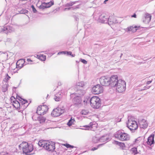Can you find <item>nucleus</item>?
<instances>
[{
  "label": "nucleus",
  "mask_w": 155,
  "mask_h": 155,
  "mask_svg": "<svg viewBox=\"0 0 155 155\" xmlns=\"http://www.w3.org/2000/svg\"><path fill=\"white\" fill-rule=\"evenodd\" d=\"M113 80L112 81L113 83L112 87H115L116 91L119 93H122L125 91L126 83L124 81L121 79H118L117 75Z\"/></svg>",
  "instance_id": "nucleus-1"
},
{
  "label": "nucleus",
  "mask_w": 155,
  "mask_h": 155,
  "mask_svg": "<svg viewBox=\"0 0 155 155\" xmlns=\"http://www.w3.org/2000/svg\"><path fill=\"white\" fill-rule=\"evenodd\" d=\"M38 144L39 146L44 148L48 151H53L55 148V143L52 141L40 140Z\"/></svg>",
  "instance_id": "nucleus-2"
},
{
  "label": "nucleus",
  "mask_w": 155,
  "mask_h": 155,
  "mask_svg": "<svg viewBox=\"0 0 155 155\" xmlns=\"http://www.w3.org/2000/svg\"><path fill=\"white\" fill-rule=\"evenodd\" d=\"M116 76V75H113L110 78L106 76H102L100 79L101 84L105 86L110 85L112 87L113 83L112 81L114 80V78H115Z\"/></svg>",
  "instance_id": "nucleus-3"
},
{
  "label": "nucleus",
  "mask_w": 155,
  "mask_h": 155,
  "mask_svg": "<svg viewBox=\"0 0 155 155\" xmlns=\"http://www.w3.org/2000/svg\"><path fill=\"white\" fill-rule=\"evenodd\" d=\"M19 147L20 149H22L23 153L26 155L28 154V153L33 150L32 145L25 142H22L19 145Z\"/></svg>",
  "instance_id": "nucleus-4"
},
{
  "label": "nucleus",
  "mask_w": 155,
  "mask_h": 155,
  "mask_svg": "<svg viewBox=\"0 0 155 155\" xmlns=\"http://www.w3.org/2000/svg\"><path fill=\"white\" fill-rule=\"evenodd\" d=\"M127 124L128 127L132 132H134L135 130L137 129L138 125L137 123L132 117H128V121Z\"/></svg>",
  "instance_id": "nucleus-5"
},
{
  "label": "nucleus",
  "mask_w": 155,
  "mask_h": 155,
  "mask_svg": "<svg viewBox=\"0 0 155 155\" xmlns=\"http://www.w3.org/2000/svg\"><path fill=\"white\" fill-rule=\"evenodd\" d=\"M115 137L121 141H128L130 139L129 134L121 130H118L114 134Z\"/></svg>",
  "instance_id": "nucleus-6"
},
{
  "label": "nucleus",
  "mask_w": 155,
  "mask_h": 155,
  "mask_svg": "<svg viewBox=\"0 0 155 155\" xmlns=\"http://www.w3.org/2000/svg\"><path fill=\"white\" fill-rule=\"evenodd\" d=\"M90 104L91 107L94 108H98L101 106L100 99L97 96H93L90 99Z\"/></svg>",
  "instance_id": "nucleus-7"
},
{
  "label": "nucleus",
  "mask_w": 155,
  "mask_h": 155,
  "mask_svg": "<svg viewBox=\"0 0 155 155\" xmlns=\"http://www.w3.org/2000/svg\"><path fill=\"white\" fill-rule=\"evenodd\" d=\"M103 91V87L100 84H97L92 88V92L94 94H101Z\"/></svg>",
  "instance_id": "nucleus-8"
},
{
  "label": "nucleus",
  "mask_w": 155,
  "mask_h": 155,
  "mask_svg": "<svg viewBox=\"0 0 155 155\" xmlns=\"http://www.w3.org/2000/svg\"><path fill=\"white\" fill-rule=\"evenodd\" d=\"M64 112V110L60 108L54 109L51 115L54 117H57L61 115Z\"/></svg>",
  "instance_id": "nucleus-9"
},
{
  "label": "nucleus",
  "mask_w": 155,
  "mask_h": 155,
  "mask_svg": "<svg viewBox=\"0 0 155 155\" xmlns=\"http://www.w3.org/2000/svg\"><path fill=\"white\" fill-rule=\"evenodd\" d=\"M14 31V28L11 26H6L2 28L0 30V32L8 34L9 33H11Z\"/></svg>",
  "instance_id": "nucleus-10"
},
{
  "label": "nucleus",
  "mask_w": 155,
  "mask_h": 155,
  "mask_svg": "<svg viewBox=\"0 0 155 155\" xmlns=\"http://www.w3.org/2000/svg\"><path fill=\"white\" fill-rule=\"evenodd\" d=\"M109 17L106 14H103L99 17L98 21L99 22L104 23H108Z\"/></svg>",
  "instance_id": "nucleus-11"
},
{
  "label": "nucleus",
  "mask_w": 155,
  "mask_h": 155,
  "mask_svg": "<svg viewBox=\"0 0 155 155\" xmlns=\"http://www.w3.org/2000/svg\"><path fill=\"white\" fill-rule=\"evenodd\" d=\"M151 15L149 14H145L143 16L142 20L143 22L145 24L148 23L151 20Z\"/></svg>",
  "instance_id": "nucleus-12"
},
{
  "label": "nucleus",
  "mask_w": 155,
  "mask_h": 155,
  "mask_svg": "<svg viewBox=\"0 0 155 155\" xmlns=\"http://www.w3.org/2000/svg\"><path fill=\"white\" fill-rule=\"evenodd\" d=\"M44 108H47V107L46 106L43 105L41 106H39L37 108V111L36 113L38 115H41L42 114H44L45 113V111H44V110L42 109Z\"/></svg>",
  "instance_id": "nucleus-13"
},
{
  "label": "nucleus",
  "mask_w": 155,
  "mask_h": 155,
  "mask_svg": "<svg viewBox=\"0 0 155 155\" xmlns=\"http://www.w3.org/2000/svg\"><path fill=\"white\" fill-rule=\"evenodd\" d=\"M54 4L53 2L51 1L49 2L42 3L40 6V8L44 9L50 7L51 6Z\"/></svg>",
  "instance_id": "nucleus-14"
},
{
  "label": "nucleus",
  "mask_w": 155,
  "mask_h": 155,
  "mask_svg": "<svg viewBox=\"0 0 155 155\" xmlns=\"http://www.w3.org/2000/svg\"><path fill=\"white\" fill-rule=\"evenodd\" d=\"M118 22L116 18L114 16H110L109 17L108 24L109 25H111L114 23H116Z\"/></svg>",
  "instance_id": "nucleus-15"
},
{
  "label": "nucleus",
  "mask_w": 155,
  "mask_h": 155,
  "mask_svg": "<svg viewBox=\"0 0 155 155\" xmlns=\"http://www.w3.org/2000/svg\"><path fill=\"white\" fill-rule=\"evenodd\" d=\"M154 134H151L148 138L147 141L146 142L147 144L150 146L154 143Z\"/></svg>",
  "instance_id": "nucleus-16"
},
{
  "label": "nucleus",
  "mask_w": 155,
  "mask_h": 155,
  "mask_svg": "<svg viewBox=\"0 0 155 155\" xmlns=\"http://www.w3.org/2000/svg\"><path fill=\"white\" fill-rule=\"evenodd\" d=\"M73 102L75 104H81L82 102L81 97L78 95L74 97L73 100Z\"/></svg>",
  "instance_id": "nucleus-17"
},
{
  "label": "nucleus",
  "mask_w": 155,
  "mask_h": 155,
  "mask_svg": "<svg viewBox=\"0 0 155 155\" xmlns=\"http://www.w3.org/2000/svg\"><path fill=\"white\" fill-rule=\"evenodd\" d=\"M139 123L140 127L141 128L145 129L148 126V124L146 120L144 119H143L139 121Z\"/></svg>",
  "instance_id": "nucleus-18"
},
{
  "label": "nucleus",
  "mask_w": 155,
  "mask_h": 155,
  "mask_svg": "<svg viewBox=\"0 0 155 155\" xmlns=\"http://www.w3.org/2000/svg\"><path fill=\"white\" fill-rule=\"evenodd\" d=\"M96 123L95 122H91L88 125H85L83 126L84 127L83 129L85 130H90L94 127V125H96Z\"/></svg>",
  "instance_id": "nucleus-19"
},
{
  "label": "nucleus",
  "mask_w": 155,
  "mask_h": 155,
  "mask_svg": "<svg viewBox=\"0 0 155 155\" xmlns=\"http://www.w3.org/2000/svg\"><path fill=\"white\" fill-rule=\"evenodd\" d=\"M25 62L24 60L23 59L20 60L16 62V68L21 69L24 66V64Z\"/></svg>",
  "instance_id": "nucleus-20"
},
{
  "label": "nucleus",
  "mask_w": 155,
  "mask_h": 155,
  "mask_svg": "<svg viewBox=\"0 0 155 155\" xmlns=\"http://www.w3.org/2000/svg\"><path fill=\"white\" fill-rule=\"evenodd\" d=\"M86 91L84 88L83 89H81L80 88H78V90L76 91V94H78L79 96H82L84 95Z\"/></svg>",
  "instance_id": "nucleus-21"
},
{
  "label": "nucleus",
  "mask_w": 155,
  "mask_h": 155,
  "mask_svg": "<svg viewBox=\"0 0 155 155\" xmlns=\"http://www.w3.org/2000/svg\"><path fill=\"white\" fill-rule=\"evenodd\" d=\"M84 86V83L83 81L78 82L76 83V86L78 88H83Z\"/></svg>",
  "instance_id": "nucleus-22"
},
{
  "label": "nucleus",
  "mask_w": 155,
  "mask_h": 155,
  "mask_svg": "<svg viewBox=\"0 0 155 155\" xmlns=\"http://www.w3.org/2000/svg\"><path fill=\"white\" fill-rule=\"evenodd\" d=\"M61 98V96L60 94H56L54 97V100L56 101H60Z\"/></svg>",
  "instance_id": "nucleus-23"
},
{
  "label": "nucleus",
  "mask_w": 155,
  "mask_h": 155,
  "mask_svg": "<svg viewBox=\"0 0 155 155\" xmlns=\"http://www.w3.org/2000/svg\"><path fill=\"white\" fill-rule=\"evenodd\" d=\"M37 119L39 121V122L41 123H43L45 122V118L44 117L42 116H39L37 117Z\"/></svg>",
  "instance_id": "nucleus-24"
},
{
  "label": "nucleus",
  "mask_w": 155,
  "mask_h": 155,
  "mask_svg": "<svg viewBox=\"0 0 155 155\" xmlns=\"http://www.w3.org/2000/svg\"><path fill=\"white\" fill-rule=\"evenodd\" d=\"M108 138L105 136H103L99 138V142H104L108 139Z\"/></svg>",
  "instance_id": "nucleus-25"
},
{
  "label": "nucleus",
  "mask_w": 155,
  "mask_h": 155,
  "mask_svg": "<svg viewBox=\"0 0 155 155\" xmlns=\"http://www.w3.org/2000/svg\"><path fill=\"white\" fill-rule=\"evenodd\" d=\"M72 117L71 119L68 121L67 124L69 126H70L72 124H74V122H75V120L74 118L72 119Z\"/></svg>",
  "instance_id": "nucleus-26"
},
{
  "label": "nucleus",
  "mask_w": 155,
  "mask_h": 155,
  "mask_svg": "<svg viewBox=\"0 0 155 155\" xmlns=\"http://www.w3.org/2000/svg\"><path fill=\"white\" fill-rule=\"evenodd\" d=\"M115 142L117 145H118L120 147L123 149L125 147V146L124 143H123L117 141H115Z\"/></svg>",
  "instance_id": "nucleus-27"
},
{
  "label": "nucleus",
  "mask_w": 155,
  "mask_h": 155,
  "mask_svg": "<svg viewBox=\"0 0 155 155\" xmlns=\"http://www.w3.org/2000/svg\"><path fill=\"white\" fill-rule=\"evenodd\" d=\"M15 100L13 101V102L15 104V105L13 104V106L15 107H18L20 106V104L19 102L16 100L15 99Z\"/></svg>",
  "instance_id": "nucleus-28"
},
{
  "label": "nucleus",
  "mask_w": 155,
  "mask_h": 155,
  "mask_svg": "<svg viewBox=\"0 0 155 155\" xmlns=\"http://www.w3.org/2000/svg\"><path fill=\"white\" fill-rule=\"evenodd\" d=\"M38 58L42 61H45L46 59V56L44 55H41L39 56L37 55Z\"/></svg>",
  "instance_id": "nucleus-29"
},
{
  "label": "nucleus",
  "mask_w": 155,
  "mask_h": 155,
  "mask_svg": "<svg viewBox=\"0 0 155 155\" xmlns=\"http://www.w3.org/2000/svg\"><path fill=\"white\" fill-rule=\"evenodd\" d=\"M93 141L94 143H97L99 142V138L94 137L93 138Z\"/></svg>",
  "instance_id": "nucleus-30"
},
{
  "label": "nucleus",
  "mask_w": 155,
  "mask_h": 155,
  "mask_svg": "<svg viewBox=\"0 0 155 155\" xmlns=\"http://www.w3.org/2000/svg\"><path fill=\"white\" fill-rule=\"evenodd\" d=\"M89 113V111L87 110H83L81 111V114L83 115H87Z\"/></svg>",
  "instance_id": "nucleus-31"
},
{
  "label": "nucleus",
  "mask_w": 155,
  "mask_h": 155,
  "mask_svg": "<svg viewBox=\"0 0 155 155\" xmlns=\"http://www.w3.org/2000/svg\"><path fill=\"white\" fill-rule=\"evenodd\" d=\"M91 98L90 97H86L84 101V102L86 103V104L90 103V99Z\"/></svg>",
  "instance_id": "nucleus-32"
},
{
  "label": "nucleus",
  "mask_w": 155,
  "mask_h": 155,
  "mask_svg": "<svg viewBox=\"0 0 155 155\" xmlns=\"http://www.w3.org/2000/svg\"><path fill=\"white\" fill-rule=\"evenodd\" d=\"M133 29V26H130L128 27L127 28L124 29V30L126 31L127 32H129L130 31H131Z\"/></svg>",
  "instance_id": "nucleus-33"
},
{
  "label": "nucleus",
  "mask_w": 155,
  "mask_h": 155,
  "mask_svg": "<svg viewBox=\"0 0 155 155\" xmlns=\"http://www.w3.org/2000/svg\"><path fill=\"white\" fill-rule=\"evenodd\" d=\"M75 3V2H69V3H67L66 4L65 6H68V7L71 6H72Z\"/></svg>",
  "instance_id": "nucleus-34"
},
{
  "label": "nucleus",
  "mask_w": 155,
  "mask_h": 155,
  "mask_svg": "<svg viewBox=\"0 0 155 155\" xmlns=\"http://www.w3.org/2000/svg\"><path fill=\"white\" fill-rule=\"evenodd\" d=\"M38 115H37V114H36L34 115L32 117V119L33 120H38L37 119V117H38Z\"/></svg>",
  "instance_id": "nucleus-35"
},
{
  "label": "nucleus",
  "mask_w": 155,
  "mask_h": 155,
  "mask_svg": "<svg viewBox=\"0 0 155 155\" xmlns=\"http://www.w3.org/2000/svg\"><path fill=\"white\" fill-rule=\"evenodd\" d=\"M0 155H9V154L6 151H3L0 153Z\"/></svg>",
  "instance_id": "nucleus-36"
},
{
  "label": "nucleus",
  "mask_w": 155,
  "mask_h": 155,
  "mask_svg": "<svg viewBox=\"0 0 155 155\" xmlns=\"http://www.w3.org/2000/svg\"><path fill=\"white\" fill-rule=\"evenodd\" d=\"M64 145L66 147L68 148H73L74 147L73 146L71 145L68 144L66 143L64 144Z\"/></svg>",
  "instance_id": "nucleus-37"
},
{
  "label": "nucleus",
  "mask_w": 155,
  "mask_h": 155,
  "mask_svg": "<svg viewBox=\"0 0 155 155\" xmlns=\"http://www.w3.org/2000/svg\"><path fill=\"white\" fill-rule=\"evenodd\" d=\"M131 150L134 154H137V148L136 147H134L132 148Z\"/></svg>",
  "instance_id": "nucleus-38"
},
{
  "label": "nucleus",
  "mask_w": 155,
  "mask_h": 155,
  "mask_svg": "<svg viewBox=\"0 0 155 155\" xmlns=\"http://www.w3.org/2000/svg\"><path fill=\"white\" fill-rule=\"evenodd\" d=\"M67 52V55H70L72 57H74L75 56L74 54H72V53L71 51H68Z\"/></svg>",
  "instance_id": "nucleus-39"
},
{
  "label": "nucleus",
  "mask_w": 155,
  "mask_h": 155,
  "mask_svg": "<svg viewBox=\"0 0 155 155\" xmlns=\"http://www.w3.org/2000/svg\"><path fill=\"white\" fill-rule=\"evenodd\" d=\"M3 87L5 88H3V91L4 92H5L7 91V90L8 86L7 85H4Z\"/></svg>",
  "instance_id": "nucleus-40"
},
{
  "label": "nucleus",
  "mask_w": 155,
  "mask_h": 155,
  "mask_svg": "<svg viewBox=\"0 0 155 155\" xmlns=\"http://www.w3.org/2000/svg\"><path fill=\"white\" fill-rule=\"evenodd\" d=\"M31 7L32 8V11L34 13H36L37 12V10L35 8L34 6L33 5H32L31 6Z\"/></svg>",
  "instance_id": "nucleus-41"
},
{
  "label": "nucleus",
  "mask_w": 155,
  "mask_h": 155,
  "mask_svg": "<svg viewBox=\"0 0 155 155\" xmlns=\"http://www.w3.org/2000/svg\"><path fill=\"white\" fill-rule=\"evenodd\" d=\"M28 12V11L26 10L23 9L21 11L20 13L21 14H25L27 13Z\"/></svg>",
  "instance_id": "nucleus-42"
},
{
  "label": "nucleus",
  "mask_w": 155,
  "mask_h": 155,
  "mask_svg": "<svg viewBox=\"0 0 155 155\" xmlns=\"http://www.w3.org/2000/svg\"><path fill=\"white\" fill-rule=\"evenodd\" d=\"M137 26H135L134 27H133V29L132 30V32H135L137 30Z\"/></svg>",
  "instance_id": "nucleus-43"
},
{
  "label": "nucleus",
  "mask_w": 155,
  "mask_h": 155,
  "mask_svg": "<svg viewBox=\"0 0 155 155\" xmlns=\"http://www.w3.org/2000/svg\"><path fill=\"white\" fill-rule=\"evenodd\" d=\"M5 76V79L7 81L9 80L10 78V77L8 75V74H6Z\"/></svg>",
  "instance_id": "nucleus-44"
},
{
  "label": "nucleus",
  "mask_w": 155,
  "mask_h": 155,
  "mask_svg": "<svg viewBox=\"0 0 155 155\" xmlns=\"http://www.w3.org/2000/svg\"><path fill=\"white\" fill-rule=\"evenodd\" d=\"M81 61L84 64H87V61H86L85 60L82 59L81 58Z\"/></svg>",
  "instance_id": "nucleus-45"
},
{
  "label": "nucleus",
  "mask_w": 155,
  "mask_h": 155,
  "mask_svg": "<svg viewBox=\"0 0 155 155\" xmlns=\"http://www.w3.org/2000/svg\"><path fill=\"white\" fill-rule=\"evenodd\" d=\"M150 86H148V87H147V86H144L143 87V89H141V91L144 90H146V89H149L150 88Z\"/></svg>",
  "instance_id": "nucleus-46"
},
{
  "label": "nucleus",
  "mask_w": 155,
  "mask_h": 155,
  "mask_svg": "<svg viewBox=\"0 0 155 155\" xmlns=\"http://www.w3.org/2000/svg\"><path fill=\"white\" fill-rule=\"evenodd\" d=\"M66 52L65 51H60L58 53V54L59 55V54H65Z\"/></svg>",
  "instance_id": "nucleus-47"
},
{
  "label": "nucleus",
  "mask_w": 155,
  "mask_h": 155,
  "mask_svg": "<svg viewBox=\"0 0 155 155\" xmlns=\"http://www.w3.org/2000/svg\"><path fill=\"white\" fill-rule=\"evenodd\" d=\"M20 98H21V99L23 100V99H22V98H20ZM23 101H24V103H22V104H25V103H27V102H28L27 101V100H26L23 99Z\"/></svg>",
  "instance_id": "nucleus-48"
},
{
  "label": "nucleus",
  "mask_w": 155,
  "mask_h": 155,
  "mask_svg": "<svg viewBox=\"0 0 155 155\" xmlns=\"http://www.w3.org/2000/svg\"><path fill=\"white\" fill-rule=\"evenodd\" d=\"M98 147H93L91 149V150L94 151L97 150Z\"/></svg>",
  "instance_id": "nucleus-49"
},
{
  "label": "nucleus",
  "mask_w": 155,
  "mask_h": 155,
  "mask_svg": "<svg viewBox=\"0 0 155 155\" xmlns=\"http://www.w3.org/2000/svg\"><path fill=\"white\" fill-rule=\"evenodd\" d=\"M27 61L29 63H31V62H32V61L30 59H27Z\"/></svg>",
  "instance_id": "nucleus-50"
},
{
  "label": "nucleus",
  "mask_w": 155,
  "mask_h": 155,
  "mask_svg": "<svg viewBox=\"0 0 155 155\" xmlns=\"http://www.w3.org/2000/svg\"><path fill=\"white\" fill-rule=\"evenodd\" d=\"M152 82V81H148L147 82V84H150L151 83V82Z\"/></svg>",
  "instance_id": "nucleus-51"
},
{
  "label": "nucleus",
  "mask_w": 155,
  "mask_h": 155,
  "mask_svg": "<svg viewBox=\"0 0 155 155\" xmlns=\"http://www.w3.org/2000/svg\"><path fill=\"white\" fill-rule=\"evenodd\" d=\"M132 17L136 18V15L135 14H134L132 16Z\"/></svg>",
  "instance_id": "nucleus-52"
},
{
  "label": "nucleus",
  "mask_w": 155,
  "mask_h": 155,
  "mask_svg": "<svg viewBox=\"0 0 155 155\" xmlns=\"http://www.w3.org/2000/svg\"><path fill=\"white\" fill-rule=\"evenodd\" d=\"M104 143H102V144H100L98 145L97 147H100L101 146H102L103 145H104Z\"/></svg>",
  "instance_id": "nucleus-53"
},
{
  "label": "nucleus",
  "mask_w": 155,
  "mask_h": 155,
  "mask_svg": "<svg viewBox=\"0 0 155 155\" xmlns=\"http://www.w3.org/2000/svg\"><path fill=\"white\" fill-rule=\"evenodd\" d=\"M71 8L69 7V8H65V10H66V9H68V10H69L70 9H71Z\"/></svg>",
  "instance_id": "nucleus-54"
},
{
  "label": "nucleus",
  "mask_w": 155,
  "mask_h": 155,
  "mask_svg": "<svg viewBox=\"0 0 155 155\" xmlns=\"http://www.w3.org/2000/svg\"><path fill=\"white\" fill-rule=\"evenodd\" d=\"M108 0H105L104 1V3L105 4L106 3V2H107Z\"/></svg>",
  "instance_id": "nucleus-55"
},
{
  "label": "nucleus",
  "mask_w": 155,
  "mask_h": 155,
  "mask_svg": "<svg viewBox=\"0 0 155 155\" xmlns=\"http://www.w3.org/2000/svg\"><path fill=\"white\" fill-rule=\"evenodd\" d=\"M4 54L5 55H6V56H8V54L6 53H4Z\"/></svg>",
  "instance_id": "nucleus-56"
},
{
  "label": "nucleus",
  "mask_w": 155,
  "mask_h": 155,
  "mask_svg": "<svg viewBox=\"0 0 155 155\" xmlns=\"http://www.w3.org/2000/svg\"><path fill=\"white\" fill-rule=\"evenodd\" d=\"M123 54H122V53H121V54L120 56V58H121V57H122V56Z\"/></svg>",
  "instance_id": "nucleus-57"
},
{
  "label": "nucleus",
  "mask_w": 155,
  "mask_h": 155,
  "mask_svg": "<svg viewBox=\"0 0 155 155\" xmlns=\"http://www.w3.org/2000/svg\"><path fill=\"white\" fill-rule=\"evenodd\" d=\"M137 140H137V139H136L135 140V142H136L137 141Z\"/></svg>",
  "instance_id": "nucleus-58"
},
{
  "label": "nucleus",
  "mask_w": 155,
  "mask_h": 155,
  "mask_svg": "<svg viewBox=\"0 0 155 155\" xmlns=\"http://www.w3.org/2000/svg\"><path fill=\"white\" fill-rule=\"evenodd\" d=\"M12 97L11 98V100H12Z\"/></svg>",
  "instance_id": "nucleus-59"
},
{
  "label": "nucleus",
  "mask_w": 155,
  "mask_h": 155,
  "mask_svg": "<svg viewBox=\"0 0 155 155\" xmlns=\"http://www.w3.org/2000/svg\"><path fill=\"white\" fill-rule=\"evenodd\" d=\"M9 39V41L10 40V39Z\"/></svg>",
  "instance_id": "nucleus-60"
}]
</instances>
